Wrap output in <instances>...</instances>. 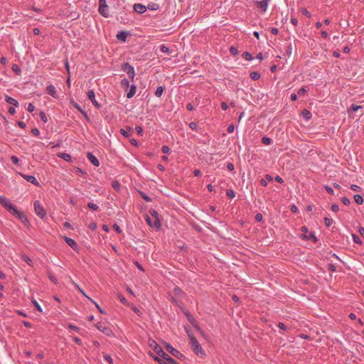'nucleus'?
Listing matches in <instances>:
<instances>
[{"label":"nucleus","instance_id":"41","mask_svg":"<svg viewBox=\"0 0 364 364\" xmlns=\"http://www.w3.org/2000/svg\"><path fill=\"white\" fill-rule=\"evenodd\" d=\"M104 358L109 364H112L113 360H112V358H111V356L109 355L105 354L104 355Z\"/></svg>","mask_w":364,"mask_h":364},{"label":"nucleus","instance_id":"43","mask_svg":"<svg viewBox=\"0 0 364 364\" xmlns=\"http://www.w3.org/2000/svg\"><path fill=\"white\" fill-rule=\"evenodd\" d=\"M12 70L14 72L16 73L17 74H20V73H21V70L17 65H13Z\"/></svg>","mask_w":364,"mask_h":364},{"label":"nucleus","instance_id":"55","mask_svg":"<svg viewBox=\"0 0 364 364\" xmlns=\"http://www.w3.org/2000/svg\"><path fill=\"white\" fill-rule=\"evenodd\" d=\"M342 202L346 205H348L350 204V200L348 198H343Z\"/></svg>","mask_w":364,"mask_h":364},{"label":"nucleus","instance_id":"59","mask_svg":"<svg viewBox=\"0 0 364 364\" xmlns=\"http://www.w3.org/2000/svg\"><path fill=\"white\" fill-rule=\"evenodd\" d=\"M135 129H136V132H137V134L139 135H141L142 134L143 130H142V128L141 127H136Z\"/></svg>","mask_w":364,"mask_h":364},{"label":"nucleus","instance_id":"56","mask_svg":"<svg viewBox=\"0 0 364 364\" xmlns=\"http://www.w3.org/2000/svg\"><path fill=\"white\" fill-rule=\"evenodd\" d=\"M255 220L259 222L261 221L262 220V215L261 213L256 214Z\"/></svg>","mask_w":364,"mask_h":364},{"label":"nucleus","instance_id":"36","mask_svg":"<svg viewBox=\"0 0 364 364\" xmlns=\"http://www.w3.org/2000/svg\"><path fill=\"white\" fill-rule=\"evenodd\" d=\"M22 259L30 266L32 265L31 259L26 255H23Z\"/></svg>","mask_w":364,"mask_h":364},{"label":"nucleus","instance_id":"60","mask_svg":"<svg viewBox=\"0 0 364 364\" xmlns=\"http://www.w3.org/2000/svg\"><path fill=\"white\" fill-rule=\"evenodd\" d=\"M154 358L155 360L158 361L160 364H163L164 362H165L164 360H162L161 358H159L157 356H154Z\"/></svg>","mask_w":364,"mask_h":364},{"label":"nucleus","instance_id":"52","mask_svg":"<svg viewBox=\"0 0 364 364\" xmlns=\"http://www.w3.org/2000/svg\"><path fill=\"white\" fill-rule=\"evenodd\" d=\"M11 160L14 164H17L18 163V159L16 156H12L11 157Z\"/></svg>","mask_w":364,"mask_h":364},{"label":"nucleus","instance_id":"21","mask_svg":"<svg viewBox=\"0 0 364 364\" xmlns=\"http://www.w3.org/2000/svg\"><path fill=\"white\" fill-rule=\"evenodd\" d=\"M6 101L9 104L13 105L15 107H18V105H19V104H18L17 100H16L14 98H13L11 97H9V96H6Z\"/></svg>","mask_w":364,"mask_h":364},{"label":"nucleus","instance_id":"16","mask_svg":"<svg viewBox=\"0 0 364 364\" xmlns=\"http://www.w3.org/2000/svg\"><path fill=\"white\" fill-rule=\"evenodd\" d=\"M87 159H89V161L95 166H98L100 165V163H99V161L98 159L91 153H88L87 155Z\"/></svg>","mask_w":364,"mask_h":364},{"label":"nucleus","instance_id":"4","mask_svg":"<svg viewBox=\"0 0 364 364\" xmlns=\"http://www.w3.org/2000/svg\"><path fill=\"white\" fill-rule=\"evenodd\" d=\"M108 6L106 4L105 0H99V12L101 15L105 17H108L109 11H108Z\"/></svg>","mask_w":364,"mask_h":364},{"label":"nucleus","instance_id":"23","mask_svg":"<svg viewBox=\"0 0 364 364\" xmlns=\"http://www.w3.org/2000/svg\"><path fill=\"white\" fill-rule=\"evenodd\" d=\"M267 181H272V177L269 175H266L265 176V179H261L260 180V184L262 186H266L267 185Z\"/></svg>","mask_w":364,"mask_h":364},{"label":"nucleus","instance_id":"13","mask_svg":"<svg viewBox=\"0 0 364 364\" xmlns=\"http://www.w3.org/2000/svg\"><path fill=\"white\" fill-rule=\"evenodd\" d=\"M46 92L52 97L55 98L58 97L56 89L53 85H50L46 87Z\"/></svg>","mask_w":364,"mask_h":364},{"label":"nucleus","instance_id":"34","mask_svg":"<svg viewBox=\"0 0 364 364\" xmlns=\"http://www.w3.org/2000/svg\"><path fill=\"white\" fill-rule=\"evenodd\" d=\"M360 109H362V106L354 105V104L352 105V106L350 107V110H352L353 112H357Z\"/></svg>","mask_w":364,"mask_h":364},{"label":"nucleus","instance_id":"33","mask_svg":"<svg viewBox=\"0 0 364 364\" xmlns=\"http://www.w3.org/2000/svg\"><path fill=\"white\" fill-rule=\"evenodd\" d=\"M60 156L64 160L67 161H70L71 159V156L70 154H65V153H62L60 154Z\"/></svg>","mask_w":364,"mask_h":364},{"label":"nucleus","instance_id":"29","mask_svg":"<svg viewBox=\"0 0 364 364\" xmlns=\"http://www.w3.org/2000/svg\"><path fill=\"white\" fill-rule=\"evenodd\" d=\"M250 77L252 80H257L260 77V74L257 72H252L250 73Z\"/></svg>","mask_w":364,"mask_h":364},{"label":"nucleus","instance_id":"63","mask_svg":"<svg viewBox=\"0 0 364 364\" xmlns=\"http://www.w3.org/2000/svg\"><path fill=\"white\" fill-rule=\"evenodd\" d=\"M73 341H74L75 343H77V344H79V345H81V344H82V341H81V340H80L79 338H77V337H73Z\"/></svg>","mask_w":364,"mask_h":364},{"label":"nucleus","instance_id":"7","mask_svg":"<svg viewBox=\"0 0 364 364\" xmlns=\"http://www.w3.org/2000/svg\"><path fill=\"white\" fill-rule=\"evenodd\" d=\"M166 348L167 351H168L173 356L178 358H181L183 356L178 350L175 349L173 347H172L171 345L168 343H166Z\"/></svg>","mask_w":364,"mask_h":364},{"label":"nucleus","instance_id":"53","mask_svg":"<svg viewBox=\"0 0 364 364\" xmlns=\"http://www.w3.org/2000/svg\"><path fill=\"white\" fill-rule=\"evenodd\" d=\"M161 50L163 52V53H168V48L166 47V46L164 45H162L161 46Z\"/></svg>","mask_w":364,"mask_h":364},{"label":"nucleus","instance_id":"12","mask_svg":"<svg viewBox=\"0 0 364 364\" xmlns=\"http://www.w3.org/2000/svg\"><path fill=\"white\" fill-rule=\"evenodd\" d=\"M161 357L162 360L167 361V363H171V364H177V363L171 358L168 354H166L164 350H162V353L159 354Z\"/></svg>","mask_w":364,"mask_h":364},{"label":"nucleus","instance_id":"40","mask_svg":"<svg viewBox=\"0 0 364 364\" xmlns=\"http://www.w3.org/2000/svg\"><path fill=\"white\" fill-rule=\"evenodd\" d=\"M87 205L90 209L93 210H97L98 209V206L93 203H89Z\"/></svg>","mask_w":364,"mask_h":364},{"label":"nucleus","instance_id":"18","mask_svg":"<svg viewBox=\"0 0 364 364\" xmlns=\"http://www.w3.org/2000/svg\"><path fill=\"white\" fill-rule=\"evenodd\" d=\"M22 176L27 181H28L33 184H35V185L38 184V181L33 176H28V175H22Z\"/></svg>","mask_w":364,"mask_h":364},{"label":"nucleus","instance_id":"51","mask_svg":"<svg viewBox=\"0 0 364 364\" xmlns=\"http://www.w3.org/2000/svg\"><path fill=\"white\" fill-rule=\"evenodd\" d=\"M33 303L35 307L37 309V310L38 311L41 312L42 311V309L40 306V305L38 304V302L36 301H33Z\"/></svg>","mask_w":364,"mask_h":364},{"label":"nucleus","instance_id":"15","mask_svg":"<svg viewBox=\"0 0 364 364\" xmlns=\"http://www.w3.org/2000/svg\"><path fill=\"white\" fill-rule=\"evenodd\" d=\"M134 9L138 14H143L146 11V7L141 4H136L134 6Z\"/></svg>","mask_w":364,"mask_h":364},{"label":"nucleus","instance_id":"50","mask_svg":"<svg viewBox=\"0 0 364 364\" xmlns=\"http://www.w3.org/2000/svg\"><path fill=\"white\" fill-rule=\"evenodd\" d=\"M189 127H190L191 129L195 130V129H197L198 126H197V124H196V122H191V123L189 124Z\"/></svg>","mask_w":364,"mask_h":364},{"label":"nucleus","instance_id":"46","mask_svg":"<svg viewBox=\"0 0 364 364\" xmlns=\"http://www.w3.org/2000/svg\"><path fill=\"white\" fill-rule=\"evenodd\" d=\"M301 12L304 15H305L308 18H311V16L310 13L305 8L301 9Z\"/></svg>","mask_w":364,"mask_h":364},{"label":"nucleus","instance_id":"37","mask_svg":"<svg viewBox=\"0 0 364 364\" xmlns=\"http://www.w3.org/2000/svg\"><path fill=\"white\" fill-rule=\"evenodd\" d=\"M242 57L247 60H251L252 59V55L248 52L243 53Z\"/></svg>","mask_w":364,"mask_h":364},{"label":"nucleus","instance_id":"58","mask_svg":"<svg viewBox=\"0 0 364 364\" xmlns=\"http://www.w3.org/2000/svg\"><path fill=\"white\" fill-rule=\"evenodd\" d=\"M161 151L163 153L166 154L169 151V148L167 146H163Z\"/></svg>","mask_w":364,"mask_h":364},{"label":"nucleus","instance_id":"64","mask_svg":"<svg viewBox=\"0 0 364 364\" xmlns=\"http://www.w3.org/2000/svg\"><path fill=\"white\" fill-rule=\"evenodd\" d=\"M358 232H359L360 235L363 237H364V228H362V227L359 228V229H358Z\"/></svg>","mask_w":364,"mask_h":364},{"label":"nucleus","instance_id":"10","mask_svg":"<svg viewBox=\"0 0 364 364\" xmlns=\"http://www.w3.org/2000/svg\"><path fill=\"white\" fill-rule=\"evenodd\" d=\"M301 230L304 232L301 235L303 239L309 240L310 238H312L314 241L316 240V237L311 232H308V230L306 227H302Z\"/></svg>","mask_w":364,"mask_h":364},{"label":"nucleus","instance_id":"5","mask_svg":"<svg viewBox=\"0 0 364 364\" xmlns=\"http://www.w3.org/2000/svg\"><path fill=\"white\" fill-rule=\"evenodd\" d=\"M146 221L147 222L148 225L152 228L159 229V228L161 227V222L159 218L153 219L149 215H146Z\"/></svg>","mask_w":364,"mask_h":364},{"label":"nucleus","instance_id":"61","mask_svg":"<svg viewBox=\"0 0 364 364\" xmlns=\"http://www.w3.org/2000/svg\"><path fill=\"white\" fill-rule=\"evenodd\" d=\"M68 327H69V328H70L73 331H78V330H79L78 327H77L73 324H69Z\"/></svg>","mask_w":364,"mask_h":364},{"label":"nucleus","instance_id":"39","mask_svg":"<svg viewBox=\"0 0 364 364\" xmlns=\"http://www.w3.org/2000/svg\"><path fill=\"white\" fill-rule=\"evenodd\" d=\"M308 91V89L306 87H303L301 89L299 90L298 94L299 95H304Z\"/></svg>","mask_w":364,"mask_h":364},{"label":"nucleus","instance_id":"57","mask_svg":"<svg viewBox=\"0 0 364 364\" xmlns=\"http://www.w3.org/2000/svg\"><path fill=\"white\" fill-rule=\"evenodd\" d=\"M234 129H235V127H234V125H233V124H230V125H229V126H228V132L229 133H232V132H234Z\"/></svg>","mask_w":364,"mask_h":364},{"label":"nucleus","instance_id":"28","mask_svg":"<svg viewBox=\"0 0 364 364\" xmlns=\"http://www.w3.org/2000/svg\"><path fill=\"white\" fill-rule=\"evenodd\" d=\"M164 89L163 87H159L155 92V95L159 97H161L164 92Z\"/></svg>","mask_w":364,"mask_h":364},{"label":"nucleus","instance_id":"26","mask_svg":"<svg viewBox=\"0 0 364 364\" xmlns=\"http://www.w3.org/2000/svg\"><path fill=\"white\" fill-rule=\"evenodd\" d=\"M147 8L150 10L156 11L159 9V5L156 3H151L148 5Z\"/></svg>","mask_w":364,"mask_h":364},{"label":"nucleus","instance_id":"48","mask_svg":"<svg viewBox=\"0 0 364 364\" xmlns=\"http://www.w3.org/2000/svg\"><path fill=\"white\" fill-rule=\"evenodd\" d=\"M34 109H35V107H34L33 105L31 103H29L28 105V107H27V110L29 112H33Z\"/></svg>","mask_w":364,"mask_h":364},{"label":"nucleus","instance_id":"45","mask_svg":"<svg viewBox=\"0 0 364 364\" xmlns=\"http://www.w3.org/2000/svg\"><path fill=\"white\" fill-rule=\"evenodd\" d=\"M118 298L119 299L120 301L124 304H126V305H128L129 304L127 303V299L124 298V296H122V295H119L118 296Z\"/></svg>","mask_w":364,"mask_h":364},{"label":"nucleus","instance_id":"24","mask_svg":"<svg viewBox=\"0 0 364 364\" xmlns=\"http://www.w3.org/2000/svg\"><path fill=\"white\" fill-rule=\"evenodd\" d=\"M70 281L71 282L75 285V287L79 290V291L85 296H86L88 299H90V301H92V299H90L85 293V291L80 287V286L78 284H77L76 283H75L71 279H70Z\"/></svg>","mask_w":364,"mask_h":364},{"label":"nucleus","instance_id":"62","mask_svg":"<svg viewBox=\"0 0 364 364\" xmlns=\"http://www.w3.org/2000/svg\"><path fill=\"white\" fill-rule=\"evenodd\" d=\"M353 241L356 243H361V241L359 239V237L356 235H353Z\"/></svg>","mask_w":364,"mask_h":364},{"label":"nucleus","instance_id":"9","mask_svg":"<svg viewBox=\"0 0 364 364\" xmlns=\"http://www.w3.org/2000/svg\"><path fill=\"white\" fill-rule=\"evenodd\" d=\"M95 327L99 331L103 332L107 336H110V335L112 334V332L111 329L109 328H108V327H106V326H103V324L101 323H97L95 325Z\"/></svg>","mask_w":364,"mask_h":364},{"label":"nucleus","instance_id":"1","mask_svg":"<svg viewBox=\"0 0 364 364\" xmlns=\"http://www.w3.org/2000/svg\"><path fill=\"white\" fill-rule=\"evenodd\" d=\"M0 203L23 223L28 222L27 218L24 216V215L21 212L16 210L14 205H13L7 198L0 196Z\"/></svg>","mask_w":364,"mask_h":364},{"label":"nucleus","instance_id":"6","mask_svg":"<svg viewBox=\"0 0 364 364\" xmlns=\"http://www.w3.org/2000/svg\"><path fill=\"white\" fill-rule=\"evenodd\" d=\"M122 70L127 73V75L132 79V81L134 80L135 72L132 66H131L129 63H126L122 65Z\"/></svg>","mask_w":364,"mask_h":364},{"label":"nucleus","instance_id":"31","mask_svg":"<svg viewBox=\"0 0 364 364\" xmlns=\"http://www.w3.org/2000/svg\"><path fill=\"white\" fill-rule=\"evenodd\" d=\"M262 142L265 145H269L272 143V139L269 137L264 136L262 139Z\"/></svg>","mask_w":364,"mask_h":364},{"label":"nucleus","instance_id":"47","mask_svg":"<svg viewBox=\"0 0 364 364\" xmlns=\"http://www.w3.org/2000/svg\"><path fill=\"white\" fill-rule=\"evenodd\" d=\"M324 222H325V225L327 227H329L331 225V223H332V220L328 218H325Z\"/></svg>","mask_w":364,"mask_h":364},{"label":"nucleus","instance_id":"38","mask_svg":"<svg viewBox=\"0 0 364 364\" xmlns=\"http://www.w3.org/2000/svg\"><path fill=\"white\" fill-rule=\"evenodd\" d=\"M226 194L228 197L233 198L235 197V192L232 190L228 189L226 191Z\"/></svg>","mask_w":364,"mask_h":364},{"label":"nucleus","instance_id":"35","mask_svg":"<svg viewBox=\"0 0 364 364\" xmlns=\"http://www.w3.org/2000/svg\"><path fill=\"white\" fill-rule=\"evenodd\" d=\"M123 88H127L129 85V81L127 79H123L121 82Z\"/></svg>","mask_w":364,"mask_h":364},{"label":"nucleus","instance_id":"44","mask_svg":"<svg viewBox=\"0 0 364 364\" xmlns=\"http://www.w3.org/2000/svg\"><path fill=\"white\" fill-rule=\"evenodd\" d=\"M350 188L354 191H361V188L357 185H351L350 186Z\"/></svg>","mask_w":364,"mask_h":364},{"label":"nucleus","instance_id":"19","mask_svg":"<svg viewBox=\"0 0 364 364\" xmlns=\"http://www.w3.org/2000/svg\"><path fill=\"white\" fill-rule=\"evenodd\" d=\"M127 37V33L125 31H120L117 34V38L119 41L125 42Z\"/></svg>","mask_w":364,"mask_h":364},{"label":"nucleus","instance_id":"20","mask_svg":"<svg viewBox=\"0 0 364 364\" xmlns=\"http://www.w3.org/2000/svg\"><path fill=\"white\" fill-rule=\"evenodd\" d=\"M136 90V86L134 85H131L130 89L127 94V97L132 98L135 95Z\"/></svg>","mask_w":364,"mask_h":364},{"label":"nucleus","instance_id":"22","mask_svg":"<svg viewBox=\"0 0 364 364\" xmlns=\"http://www.w3.org/2000/svg\"><path fill=\"white\" fill-rule=\"evenodd\" d=\"M133 129L131 127H127V130L122 129L120 130L121 134L125 137H128L131 135L130 132H132Z\"/></svg>","mask_w":364,"mask_h":364},{"label":"nucleus","instance_id":"8","mask_svg":"<svg viewBox=\"0 0 364 364\" xmlns=\"http://www.w3.org/2000/svg\"><path fill=\"white\" fill-rule=\"evenodd\" d=\"M149 346L159 355L162 353V348L156 343V342L153 339H149Z\"/></svg>","mask_w":364,"mask_h":364},{"label":"nucleus","instance_id":"42","mask_svg":"<svg viewBox=\"0 0 364 364\" xmlns=\"http://www.w3.org/2000/svg\"><path fill=\"white\" fill-rule=\"evenodd\" d=\"M73 105L76 109L81 112L85 117H87V114L80 108V107L77 103H73Z\"/></svg>","mask_w":364,"mask_h":364},{"label":"nucleus","instance_id":"2","mask_svg":"<svg viewBox=\"0 0 364 364\" xmlns=\"http://www.w3.org/2000/svg\"><path fill=\"white\" fill-rule=\"evenodd\" d=\"M188 334L193 350L198 356L203 357L205 355V352L203 350L201 346L192 334H191L189 332H188Z\"/></svg>","mask_w":364,"mask_h":364},{"label":"nucleus","instance_id":"54","mask_svg":"<svg viewBox=\"0 0 364 364\" xmlns=\"http://www.w3.org/2000/svg\"><path fill=\"white\" fill-rule=\"evenodd\" d=\"M331 210H332V211H333L335 213L338 212L339 210L338 205H337L336 204L332 205Z\"/></svg>","mask_w":364,"mask_h":364},{"label":"nucleus","instance_id":"49","mask_svg":"<svg viewBox=\"0 0 364 364\" xmlns=\"http://www.w3.org/2000/svg\"><path fill=\"white\" fill-rule=\"evenodd\" d=\"M40 117H41V119L44 122H46L48 121L47 117H46V114H45V113H44V112H41L40 113Z\"/></svg>","mask_w":364,"mask_h":364},{"label":"nucleus","instance_id":"32","mask_svg":"<svg viewBox=\"0 0 364 364\" xmlns=\"http://www.w3.org/2000/svg\"><path fill=\"white\" fill-rule=\"evenodd\" d=\"M149 214H150V217L152 218L153 219H155V218H159V214L158 213L154 210H149Z\"/></svg>","mask_w":364,"mask_h":364},{"label":"nucleus","instance_id":"30","mask_svg":"<svg viewBox=\"0 0 364 364\" xmlns=\"http://www.w3.org/2000/svg\"><path fill=\"white\" fill-rule=\"evenodd\" d=\"M174 294L176 296L181 297L183 294V291L178 287L174 289Z\"/></svg>","mask_w":364,"mask_h":364},{"label":"nucleus","instance_id":"11","mask_svg":"<svg viewBox=\"0 0 364 364\" xmlns=\"http://www.w3.org/2000/svg\"><path fill=\"white\" fill-rule=\"evenodd\" d=\"M87 97L89 98V100H90V101L92 102V104L97 108H100V105H99L97 101L95 100V92H93V90L88 91V92H87Z\"/></svg>","mask_w":364,"mask_h":364},{"label":"nucleus","instance_id":"27","mask_svg":"<svg viewBox=\"0 0 364 364\" xmlns=\"http://www.w3.org/2000/svg\"><path fill=\"white\" fill-rule=\"evenodd\" d=\"M301 114H302V116H303L305 119H310V118H311V112H310L309 110H307V109H304V110L301 112Z\"/></svg>","mask_w":364,"mask_h":364},{"label":"nucleus","instance_id":"14","mask_svg":"<svg viewBox=\"0 0 364 364\" xmlns=\"http://www.w3.org/2000/svg\"><path fill=\"white\" fill-rule=\"evenodd\" d=\"M64 240L66 242V243L74 250H76L77 249V245L74 240L68 237H64Z\"/></svg>","mask_w":364,"mask_h":364},{"label":"nucleus","instance_id":"25","mask_svg":"<svg viewBox=\"0 0 364 364\" xmlns=\"http://www.w3.org/2000/svg\"><path fill=\"white\" fill-rule=\"evenodd\" d=\"M354 200L358 205H361L363 203V198L360 195H355Z\"/></svg>","mask_w":364,"mask_h":364},{"label":"nucleus","instance_id":"17","mask_svg":"<svg viewBox=\"0 0 364 364\" xmlns=\"http://www.w3.org/2000/svg\"><path fill=\"white\" fill-rule=\"evenodd\" d=\"M257 6L262 9V11H265L268 6V0H263L259 2H257Z\"/></svg>","mask_w":364,"mask_h":364},{"label":"nucleus","instance_id":"3","mask_svg":"<svg viewBox=\"0 0 364 364\" xmlns=\"http://www.w3.org/2000/svg\"><path fill=\"white\" fill-rule=\"evenodd\" d=\"M35 213L41 218L46 215V211L39 200H36L33 204Z\"/></svg>","mask_w":364,"mask_h":364}]
</instances>
